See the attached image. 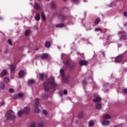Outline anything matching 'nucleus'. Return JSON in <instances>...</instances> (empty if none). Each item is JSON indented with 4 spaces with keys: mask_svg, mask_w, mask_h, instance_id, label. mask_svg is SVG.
<instances>
[{
    "mask_svg": "<svg viewBox=\"0 0 127 127\" xmlns=\"http://www.w3.org/2000/svg\"><path fill=\"white\" fill-rule=\"evenodd\" d=\"M102 98H101V97L100 96H98L97 97H96V98L93 100L94 102H95V103H99L100 102H101V100Z\"/></svg>",
    "mask_w": 127,
    "mask_h": 127,
    "instance_id": "obj_9",
    "label": "nucleus"
},
{
    "mask_svg": "<svg viewBox=\"0 0 127 127\" xmlns=\"http://www.w3.org/2000/svg\"><path fill=\"white\" fill-rule=\"evenodd\" d=\"M28 84H33V83H34V80L30 79L28 80Z\"/></svg>",
    "mask_w": 127,
    "mask_h": 127,
    "instance_id": "obj_34",
    "label": "nucleus"
},
{
    "mask_svg": "<svg viewBox=\"0 0 127 127\" xmlns=\"http://www.w3.org/2000/svg\"><path fill=\"white\" fill-rule=\"evenodd\" d=\"M60 74H61V76L62 77H64V69H61L60 70Z\"/></svg>",
    "mask_w": 127,
    "mask_h": 127,
    "instance_id": "obj_23",
    "label": "nucleus"
},
{
    "mask_svg": "<svg viewBox=\"0 0 127 127\" xmlns=\"http://www.w3.org/2000/svg\"><path fill=\"white\" fill-rule=\"evenodd\" d=\"M34 7L37 10L40 9V5L38 4V3H35Z\"/></svg>",
    "mask_w": 127,
    "mask_h": 127,
    "instance_id": "obj_11",
    "label": "nucleus"
},
{
    "mask_svg": "<svg viewBox=\"0 0 127 127\" xmlns=\"http://www.w3.org/2000/svg\"><path fill=\"white\" fill-rule=\"evenodd\" d=\"M112 60L113 62H116V58H112Z\"/></svg>",
    "mask_w": 127,
    "mask_h": 127,
    "instance_id": "obj_51",
    "label": "nucleus"
},
{
    "mask_svg": "<svg viewBox=\"0 0 127 127\" xmlns=\"http://www.w3.org/2000/svg\"><path fill=\"white\" fill-rule=\"evenodd\" d=\"M9 81V78L8 77H5L4 79V82L5 83H8V81Z\"/></svg>",
    "mask_w": 127,
    "mask_h": 127,
    "instance_id": "obj_33",
    "label": "nucleus"
},
{
    "mask_svg": "<svg viewBox=\"0 0 127 127\" xmlns=\"http://www.w3.org/2000/svg\"><path fill=\"white\" fill-rule=\"evenodd\" d=\"M124 16H125V17H127V12H124L123 13Z\"/></svg>",
    "mask_w": 127,
    "mask_h": 127,
    "instance_id": "obj_42",
    "label": "nucleus"
},
{
    "mask_svg": "<svg viewBox=\"0 0 127 127\" xmlns=\"http://www.w3.org/2000/svg\"><path fill=\"white\" fill-rule=\"evenodd\" d=\"M91 29H92V28L87 27V30H91Z\"/></svg>",
    "mask_w": 127,
    "mask_h": 127,
    "instance_id": "obj_55",
    "label": "nucleus"
},
{
    "mask_svg": "<svg viewBox=\"0 0 127 127\" xmlns=\"http://www.w3.org/2000/svg\"><path fill=\"white\" fill-rule=\"evenodd\" d=\"M44 87L45 88V92H48L49 90V87H48V84H47L46 82L44 83Z\"/></svg>",
    "mask_w": 127,
    "mask_h": 127,
    "instance_id": "obj_8",
    "label": "nucleus"
},
{
    "mask_svg": "<svg viewBox=\"0 0 127 127\" xmlns=\"http://www.w3.org/2000/svg\"><path fill=\"white\" fill-rule=\"evenodd\" d=\"M43 97H44V95H43Z\"/></svg>",
    "mask_w": 127,
    "mask_h": 127,
    "instance_id": "obj_59",
    "label": "nucleus"
},
{
    "mask_svg": "<svg viewBox=\"0 0 127 127\" xmlns=\"http://www.w3.org/2000/svg\"><path fill=\"white\" fill-rule=\"evenodd\" d=\"M44 76V74L43 73L40 74V79H43V77Z\"/></svg>",
    "mask_w": 127,
    "mask_h": 127,
    "instance_id": "obj_37",
    "label": "nucleus"
},
{
    "mask_svg": "<svg viewBox=\"0 0 127 127\" xmlns=\"http://www.w3.org/2000/svg\"><path fill=\"white\" fill-rule=\"evenodd\" d=\"M123 93H124V94H127V88L123 90Z\"/></svg>",
    "mask_w": 127,
    "mask_h": 127,
    "instance_id": "obj_43",
    "label": "nucleus"
},
{
    "mask_svg": "<svg viewBox=\"0 0 127 127\" xmlns=\"http://www.w3.org/2000/svg\"><path fill=\"white\" fill-rule=\"evenodd\" d=\"M9 93H13V92H14V90H13L12 88H10L9 89Z\"/></svg>",
    "mask_w": 127,
    "mask_h": 127,
    "instance_id": "obj_39",
    "label": "nucleus"
},
{
    "mask_svg": "<svg viewBox=\"0 0 127 127\" xmlns=\"http://www.w3.org/2000/svg\"><path fill=\"white\" fill-rule=\"evenodd\" d=\"M22 96H23V93H20L18 94V97H22Z\"/></svg>",
    "mask_w": 127,
    "mask_h": 127,
    "instance_id": "obj_44",
    "label": "nucleus"
},
{
    "mask_svg": "<svg viewBox=\"0 0 127 127\" xmlns=\"http://www.w3.org/2000/svg\"><path fill=\"white\" fill-rule=\"evenodd\" d=\"M105 85H106V84H104V86H105Z\"/></svg>",
    "mask_w": 127,
    "mask_h": 127,
    "instance_id": "obj_60",
    "label": "nucleus"
},
{
    "mask_svg": "<svg viewBox=\"0 0 127 127\" xmlns=\"http://www.w3.org/2000/svg\"><path fill=\"white\" fill-rule=\"evenodd\" d=\"M38 127H43V125H42V124H38Z\"/></svg>",
    "mask_w": 127,
    "mask_h": 127,
    "instance_id": "obj_46",
    "label": "nucleus"
},
{
    "mask_svg": "<svg viewBox=\"0 0 127 127\" xmlns=\"http://www.w3.org/2000/svg\"><path fill=\"white\" fill-rule=\"evenodd\" d=\"M100 21H101V20L100 19V18H97L95 19V20L94 21V23H95V24H98V23H99V22H100Z\"/></svg>",
    "mask_w": 127,
    "mask_h": 127,
    "instance_id": "obj_24",
    "label": "nucleus"
},
{
    "mask_svg": "<svg viewBox=\"0 0 127 127\" xmlns=\"http://www.w3.org/2000/svg\"><path fill=\"white\" fill-rule=\"evenodd\" d=\"M80 66L88 65V62L87 61L81 60L79 61Z\"/></svg>",
    "mask_w": 127,
    "mask_h": 127,
    "instance_id": "obj_5",
    "label": "nucleus"
},
{
    "mask_svg": "<svg viewBox=\"0 0 127 127\" xmlns=\"http://www.w3.org/2000/svg\"><path fill=\"white\" fill-rule=\"evenodd\" d=\"M56 27H63L64 26V24L63 23H60L56 25Z\"/></svg>",
    "mask_w": 127,
    "mask_h": 127,
    "instance_id": "obj_26",
    "label": "nucleus"
},
{
    "mask_svg": "<svg viewBox=\"0 0 127 127\" xmlns=\"http://www.w3.org/2000/svg\"><path fill=\"white\" fill-rule=\"evenodd\" d=\"M52 7H53V8H55L56 7V6H55V4H54V3H52Z\"/></svg>",
    "mask_w": 127,
    "mask_h": 127,
    "instance_id": "obj_49",
    "label": "nucleus"
},
{
    "mask_svg": "<svg viewBox=\"0 0 127 127\" xmlns=\"http://www.w3.org/2000/svg\"><path fill=\"white\" fill-rule=\"evenodd\" d=\"M8 43L10 45H12V42H11V40L8 39Z\"/></svg>",
    "mask_w": 127,
    "mask_h": 127,
    "instance_id": "obj_38",
    "label": "nucleus"
},
{
    "mask_svg": "<svg viewBox=\"0 0 127 127\" xmlns=\"http://www.w3.org/2000/svg\"><path fill=\"white\" fill-rule=\"evenodd\" d=\"M66 56V55L65 54H62V58H63V57H65Z\"/></svg>",
    "mask_w": 127,
    "mask_h": 127,
    "instance_id": "obj_52",
    "label": "nucleus"
},
{
    "mask_svg": "<svg viewBox=\"0 0 127 127\" xmlns=\"http://www.w3.org/2000/svg\"><path fill=\"white\" fill-rule=\"evenodd\" d=\"M122 56H119L118 57L116 58V63H118V62H121V61H122Z\"/></svg>",
    "mask_w": 127,
    "mask_h": 127,
    "instance_id": "obj_10",
    "label": "nucleus"
},
{
    "mask_svg": "<svg viewBox=\"0 0 127 127\" xmlns=\"http://www.w3.org/2000/svg\"><path fill=\"white\" fill-rule=\"evenodd\" d=\"M45 46L47 48H49V47H50V42L48 41H47L46 42Z\"/></svg>",
    "mask_w": 127,
    "mask_h": 127,
    "instance_id": "obj_20",
    "label": "nucleus"
},
{
    "mask_svg": "<svg viewBox=\"0 0 127 127\" xmlns=\"http://www.w3.org/2000/svg\"><path fill=\"white\" fill-rule=\"evenodd\" d=\"M5 118L6 120L14 121L15 120V116L13 115V111L11 110L8 111L5 114Z\"/></svg>",
    "mask_w": 127,
    "mask_h": 127,
    "instance_id": "obj_1",
    "label": "nucleus"
},
{
    "mask_svg": "<svg viewBox=\"0 0 127 127\" xmlns=\"http://www.w3.org/2000/svg\"><path fill=\"white\" fill-rule=\"evenodd\" d=\"M25 74V72H24V71L23 70H20L18 73V75L20 77H23Z\"/></svg>",
    "mask_w": 127,
    "mask_h": 127,
    "instance_id": "obj_12",
    "label": "nucleus"
},
{
    "mask_svg": "<svg viewBox=\"0 0 127 127\" xmlns=\"http://www.w3.org/2000/svg\"><path fill=\"white\" fill-rule=\"evenodd\" d=\"M103 56L105 57V54L103 53Z\"/></svg>",
    "mask_w": 127,
    "mask_h": 127,
    "instance_id": "obj_57",
    "label": "nucleus"
},
{
    "mask_svg": "<svg viewBox=\"0 0 127 127\" xmlns=\"http://www.w3.org/2000/svg\"><path fill=\"white\" fill-rule=\"evenodd\" d=\"M35 19H36V20H39V19H40V15H39V14L36 15Z\"/></svg>",
    "mask_w": 127,
    "mask_h": 127,
    "instance_id": "obj_25",
    "label": "nucleus"
},
{
    "mask_svg": "<svg viewBox=\"0 0 127 127\" xmlns=\"http://www.w3.org/2000/svg\"><path fill=\"white\" fill-rule=\"evenodd\" d=\"M65 66H70V61L67 60L65 62Z\"/></svg>",
    "mask_w": 127,
    "mask_h": 127,
    "instance_id": "obj_30",
    "label": "nucleus"
},
{
    "mask_svg": "<svg viewBox=\"0 0 127 127\" xmlns=\"http://www.w3.org/2000/svg\"><path fill=\"white\" fill-rule=\"evenodd\" d=\"M30 112V108L29 107H25L23 109V113L24 114H28Z\"/></svg>",
    "mask_w": 127,
    "mask_h": 127,
    "instance_id": "obj_6",
    "label": "nucleus"
},
{
    "mask_svg": "<svg viewBox=\"0 0 127 127\" xmlns=\"http://www.w3.org/2000/svg\"><path fill=\"white\" fill-rule=\"evenodd\" d=\"M74 20H75L74 18H71L69 20V24H74Z\"/></svg>",
    "mask_w": 127,
    "mask_h": 127,
    "instance_id": "obj_19",
    "label": "nucleus"
},
{
    "mask_svg": "<svg viewBox=\"0 0 127 127\" xmlns=\"http://www.w3.org/2000/svg\"><path fill=\"white\" fill-rule=\"evenodd\" d=\"M64 1H66L67 0H63Z\"/></svg>",
    "mask_w": 127,
    "mask_h": 127,
    "instance_id": "obj_58",
    "label": "nucleus"
},
{
    "mask_svg": "<svg viewBox=\"0 0 127 127\" xmlns=\"http://www.w3.org/2000/svg\"><path fill=\"white\" fill-rule=\"evenodd\" d=\"M14 68H15V67L14 66V65H13V64L10 65V70L11 72H12V71L14 70Z\"/></svg>",
    "mask_w": 127,
    "mask_h": 127,
    "instance_id": "obj_32",
    "label": "nucleus"
},
{
    "mask_svg": "<svg viewBox=\"0 0 127 127\" xmlns=\"http://www.w3.org/2000/svg\"><path fill=\"white\" fill-rule=\"evenodd\" d=\"M29 127H36V124L33 123L29 126Z\"/></svg>",
    "mask_w": 127,
    "mask_h": 127,
    "instance_id": "obj_35",
    "label": "nucleus"
},
{
    "mask_svg": "<svg viewBox=\"0 0 127 127\" xmlns=\"http://www.w3.org/2000/svg\"><path fill=\"white\" fill-rule=\"evenodd\" d=\"M83 1L84 2H87V1H88V0H83Z\"/></svg>",
    "mask_w": 127,
    "mask_h": 127,
    "instance_id": "obj_56",
    "label": "nucleus"
},
{
    "mask_svg": "<svg viewBox=\"0 0 127 127\" xmlns=\"http://www.w3.org/2000/svg\"><path fill=\"white\" fill-rule=\"evenodd\" d=\"M4 84H3V82H1L0 83V88L1 89V90H4Z\"/></svg>",
    "mask_w": 127,
    "mask_h": 127,
    "instance_id": "obj_22",
    "label": "nucleus"
},
{
    "mask_svg": "<svg viewBox=\"0 0 127 127\" xmlns=\"http://www.w3.org/2000/svg\"><path fill=\"white\" fill-rule=\"evenodd\" d=\"M30 33V30H28L25 32V36H28L29 35V34Z\"/></svg>",
    "mask_w": 127,
    "mask_h": 127,
    "instance_id": "obj_29",
    "label": "nucleus"
},
{
    "mask_svg": "<svg viewBox=\"0 0 127 127\" xmlns=\"http://www.w3.org/2000/svg\"><path fill=\"white\" fill-rule=\"evenodd\" d=\"M95 107L97 110H101L102 109V105L100 103H97L95 105Z\"/></svg>",
    "mask_w": 127,
    "mask_h": 127,
    "instance_id": "obj_13",
    "label": "nucleus"
},
{
    "mask_svg": "<svg viewBox=\"0 0 127 127\" xmlns=\"http://www.w3.org/2000/svg\"><path fill=\"white\" fill-rule=\"evenodd\" d=\"M38 102H39V99L36 98L35 107H39V105L38 104Z\"/></svg>",
    "mask_w": 127,
    "mask_h": 127,
    "instance_id": "obj_17",
    "label": "nucleus"
},
{
    "mask_svg": "<svg viewBox=\"0 0 127 127\" xmlns=\"http://www.w3.org/2000/svg\"><path fill=\"white\" fill-rule=\"evenodd\" d=\"M18 95H16L14 96L13 98L14 99H18Z\"/></svg>",
    "mask_w": 127,
    "mask_h": 127,
    "instance_id": "obj_50",
    "label": "nucleus"
},
{
    "mask_svg": "<svg viewBox=\"0 0 127 127\" xmlns=\"http://www.w3.org/2000/svg\"><path fill=\"white\" fill-rule=\"evenodd\" d=\"M49 0H48V1H49Z\"/></svg>",
    "mask_w": 127,
    "mask_h": 127,
    "instance_id": "obj_62",
    "label": "nucleus"
},
{
    "mask_svg": "<svg viewBox=\"0 0 127 127\" xmlns=\"http://www.w3.org/2000/svg\"><path fill=\"white\" fill-rule=\"evenodd\" d=\"M110 124H111V123L108 120H104L102 122V126L105 127H108V126H110Z\"/></svg>",
    "mask_w": 127,
    "mask_h": 127,
    "instance_id": "obj_4",
    "label": "nucleus"
},
{
    "mask_svg": "<svg viewBox=\"0 0 127 127\" xmlns=\"http://www.w3.org/2000/svg\"><path fill=\"white\" fill-rule=\"evenodd\" d=\"M41 57L42 59H45V58H47V57H48V54H43L41 56Z\"/></svg>",
    "mask_w": 127,
    "mask_h": 127,
    "instance_id": "obj_15",
    "label": "nucleus"
},
{
    "mask_svg": "<svg viewBox=\"0 0 127 127\" xmlns=\"http://www.w3.org/2000/svg\"><path fill=\"white\" fill-rule=\"evenodd\" d=\"M0 19H1V18L0 17Z\"/></svg>",
    "mask_w": 127,
    "mask_h": 127,
    "instance_id": "obj_61",
    "label": "nucleus"
},
{
    "mask_svg": "<svg viewBox=\"0 0 127 127\" xmlns=\"http://www.w3.org/2000/svg\"><path fill=\"white\" fill-rule=\"evenodd\" d=\"M48 82L50 85L56 87V83L54 82V77H51L48 79Z\"/></svg>",
    "mask_w": 127,
    "mask_h": 127,
    "instance_id": "obj_3",
    "label": "nucleus"
},
{
    "mask_svg": "<svg viewBox=\"0 0 127 127\" xmlns=\"http://www.w3.org/2000/svg\"><path fill=\"white\" fill-rule=\"evenodd\" d=\"M104 120H109L110 119H112V117L109 114H105L103 116Z\"/></svg>",
    "mask_w": 127,
    "mask_h": 127,
    "instance_id": "obj_7",
    "label": "nucleus"
},
{
    "mask_svg": "<svg viewBox=\"0 0 127 127\" xmlns=\"http://www.w3.org/2000/svg\"><path fill=\"white\" fill-rule=\"evenodd\" d=\"M67 91L66 90H64V95H67Z\"/></svg>",
    "mask_w": 127,
    "mask_h": 127,
    "instance_id": "obj_48",
    "label": "nucleus"
},
{
    "mask_svg": "<svg viewBox=\"0 0 127 127\" xmlns=\"http://www.w3.org/2000/svg\"><path fill=\"white\" fill-rule=\"evenodd\" d=\"M63 80L64 83H67L68 82V77H65L63 78Z\"/></svg>",
    "mask_w": 127,
    "mask_h": 127,
    "instance_id": "obj_31",
    "label": "nucleus"
},
{
    "mask_svg": "<svg viewBox=\"0 0 127 127\" xmlns=\"http://www.w3.org/2000/svg\"><path fill=\"white\" fill-rule=\"evenodd\" d=\"M7 70H3L0 74V76L1 77V76H5V75H7Z\"/></svg>",
    "mask_w": 127,
    "mask_h": 127,
    "instance_id": "obj_14",
    "label": "nucleus"
},
{
    "mask_svg": "<svg viewBox=\"0 0 127 127\" xmlns=\"http://www.w3.org/2000/svg\"><path fill=\"white\" fill-rule=\"evenodd\" d=\"M95 31H102L100 28H97L95 29Z\"/></svg>",
    "mask_w": 127,
    "mask_h": 127,
    "instance_id": "obj_40",
    "label": "nucleus"
},
{
    "mask_svg": "<svg viewBox=\"0 0 127 127\" xmlns=\"http://www.w3.org/2000/svg\"><path fill=\"white\" fill-rule=\"evenodd\" d=\"M22 114H23V111H22V110L19 111L17 113L18 117H20L21 116H22Z\"/></svg>",
    "mask_w": 127,
    "mask_h": 127,
    "instance_id": "obj_27",
    "label": "nucleus"
},
{
    "mask_svg": "<svg viewBox=\"0 0 127 127\" xmlns=\"http://www.w3.org/2000/svg\"><path fill=\"white\" fill-rule=\"evenodd\" d=\"M83 116H84V113L82 112H79L78 115V118L79 119H81V118L83 117Z\"/></svg>",
    "mask_w": 127,
    "mask_h": 127,
    "instance_id": "obj_18",
    "label": "nucleus"
},
{
    "mask_svg": "<svg viewBox=\"0 0 127 127\" xmlns=\"http://www.w3.org/2000/svg\"><path fill=\"white\" fill-rule=\"evenodd\" d=\"M41 16L43 20H45V14H44V13L42 12L41 14Z\"/></svg>",
    "mask_w": 127,
    "mask_h": 127,
    "instance_id": "obj_28",
    "label": "nucleus"
},
{
    "mask_svg": "<svg viewBox=\"0 0 127 127\" xmlns=\"http://www.w3.org/2000/svg\"><path fill=\"white\" fill-rule=\"evenodd\" d=\"M73 1H74V2H75V3H78L79 1V0H72Z\"/></svg>",
    "mask_w": 127,
    "mask_h": 127,
    "instance_id": "obj_47",
    "label": "nucleus"
},
{
    "mask_svg": "<svg viewBox=\"0 0 127 127\" xmlns=\"http://www.w3.org/2000/svg\"><path fill=\"white\" fill-rule=\"evenodd\" d=\"M82 84L83 85H87V81H86L85 80H83Z\"/></svg>",
    "mask_w": 127,
    "mask_h": 127,
    "instance_id": "obj_45",
    "label": "nucleus"
},
{
    "mask_svg": "<svg viewBox=\"0 0 127 127\" xmlns=\"http://www.w3.org/2000/svg\"><path fill=\"white\" fill-rule=\"evenodd\" d=\"M43 114H44V115H47V111L45 110H43Z\"/></svg>",
    "mask_w": 127,
    "mask_h": 127,
    "instance_id": "obj_41",
    "label": "nucleus"
},
{
    "mask_svg": "<svg viewBox=\"0 0 127 127\" xmlns=\"http://www.w3.org/2000/svg\"><path fill=\"white\" fill-rule=\"evenodd\" d=\"M94 125H95V122H94V121L91 120L89 122V127H94Z\"/></svg>",
    "mask_w": 127,
    "mask_h": 127,
    "instance_id": "obj_16",
    "label": "nucleus"
},
{
    "mask_svg": "<svg viewBox=\"0 0 127 127\" xmlns=\"http://www.w3.org/2000/svg\"><path fill=\"white\" fill-rule=\"evenodd\" d=\"M121 36L120 37V40H125L126 37L127 36V33L125 32H118V35H121Z\"/></svg>",
    "mask_w": 127,
    "mask_h": 127,
    "instance_id": "obj_2",
    "label": "nucleus"
},
{
    "mask_svg": "<svg viewBox=\"0 0 127 127\" xmlns=\"http://www.w3.org/2000/svg\"><path fill=\"white\" fill-rule=\"evenodd\" d=\"M59 18H60V19H64V17L63 16V15L62 14H60L59 15Z\"/></svg>",
    "mask_w": 127,
    "mask_h": 127,
    "instance_id": "obj_36",
    "label": "nucleus"
},
{
    "mask_svg": "<svg viewBox=\"0 0 127 127\" xmlns=\"http://www.w3.org/2000/svg\"><path fill=\"white\" fill-rule=\"evenodd\" d=\"M124 26H125V27H127V23H125L124 24Z\"/></svg>",
    "mask_w": 127,
    "mask_h": 127,
    "instance_id": "obj_53",
    "label": "nucleus"
},
{
    "mask_svg": "<svg viewBox=\"0 0 127 127\" xmlns=\"http://www.w3.org/2000/svg\"><path fill=\"white\" fill-rule=\"evenodd\" d=\"M0 104L1 105V106H3V105L4 104V102H1Z\"/></svg>",
    "mask_w": 127,
    "mask_h": 127,
    "instance_id": "obj_54",
    "label": "nucleus"
},
{
    "mask_svg": "<svg viewBox=\"0 0 127 127\" xmlns=\"http://www.w3.org/2000/svg\"><path fill=\"white\" fill-rule=\"evenodd\" d=\"M36 107V108L35 109V113H36V114H38L40 113V109L38 108V107Z\"/></svg>",
    "mask_w": 127,
    "mask_h": 127,
    "instance_id": "obj_21",
    "label": "nucleus"
}]
</instances>
